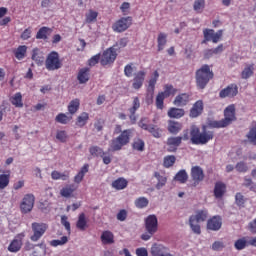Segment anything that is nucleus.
Listing matches in <instances>:
<instances>
[{
	"mask_svg": "<svg viewBox=\"0 0 256 256\" xmlns=\"http://www.w3.org/2000/svg\"><path fill=\"white\" fill-rule=\"evenodd\" d=\"M215 132L207 130V126H202V131L197 126L190 128V141L192 145H207L209 141H213Z\"/></svg>",
	"mask_w": 256,
	"mask_h": 256,
	"instance_id": "1",
	"label": "nucleus"
},
{
	"mask_svg": "<svg viewBox=\"0 0 256 256\" xmlns=\"http://www.w3.org/2000/svg\"><path fill=\"white\" fill-rule=\"evenodd\" d=\"M233 121H237V116H235V105L231 104L224 109V119L210 121L208 125L212 129H223L229 127Z\"/></svg>",
	"mask_w": 256,
	"mask_h": 256,
	"instance_id": "2",
	"label": "nucleus"
},
{
	"mask_svg": "<svg viewBox=\"0 0 256 256\" xmlns=\"http://www.w3.org/2000/svg\"><path fill=\"white\" fill-rule=\"evenodd\" d=\"M213 77H215V74L211 70V67L207 64L202 65L195 73L197 89H205Z\"/></svg>",
	"mask_w": 256,
	"mask_h": 256,
	"instance_id": "3",
	"label": "nucleus"
},
{
	"mask_svg": "<svg viewBox=\"0 0 256 256\" xmlns=\"http://www.w3.org/2000/svg\"><path fill=\"white\" fill-rule=\"evenodd\" d=\"M132 135L133 129H126L122 131L118 137L110 141L108 153L121 151L125 145H129Z\"/></svg>",
	"mask_w": 256,
	"mask_h": 256,
	"instance_id": "4",
	"label": "nucleus"
},
{
	"mask_svg": "<svg viewBox=\"0 0 256 256\" xmlns=\"http://www.w3.org/2000/svg\"><path fill=\"white\" fill-rule=\"evenodd\" d=\"M144 223L146 233L141 235V239L142 241H149L159 229V220L155 214H151L145 218Z\"/></svg>",
	"mask_w": 256,
	"mask_h": 256,
	"instance_id": "5",
	"label": "nucleus"
},
{
	"mask_svg": "<svg viewBox=\"0 0 256 256\" xmlns=\"http://www.w3.org/2000/svg\"><path fill=\"white\" fill-rule=\"evenodd\" d=\"M207 217H209V212H207V210H198L195 215L190 216L189 225L193 233L201 235V226L198 223L207 221Z\"/></svg>",
	"mask_w": 256,
	"mask_h": 256,
	"instance_id": "6",
	"label": "nucleus"
},
{
	"mask_svg": "<svg viewBox=\"0 0 256 256\" xmlns=\"http://www.w3.org/2000/svg\"><path fill=\"white\" fill-rule=\"evenodd\" d=\"M31 227L33 235L30 236V241L33 243H37L47 233V229H49V226L43 222H33Z\"/></svg>",
	"mask_w": 256,
	"mask_h": 256,
	"instance_id": "7",
	"label": "nucleus"
},
{
	"mask_svg": "<svg viewBox=\"0 0 256 256\" xmlns=\"http://www.w3.org/2000/svg\"><path fill=\"white\" fill-rule=\"evenodd\" d=\"M45 67L48 71H57V69H61L63 67V63L59 59V53L52 51L48 54Z\"/></svg>",
	"mask_w": 256,
	"mask_h": 256,
	"instance_id": "8",
	"label": "nucleus"
},
{
	"mask_svg": "<svg viewBox=\"0 0 256 256\" xmlns=\"http://www.w3.org/2000/svg\"><path fill=\"white\" fill-rule=\"evenodd\" d=\"M138 127L144 131H148V133H151L155 139L161 138V129L157 127V125L147 124V118H141V120L138 122Z\"/></svg>",
	"mask_w": 256,
	"mask_h": 256,
	"instance_id": "9",
	"label": "nucleus"
},
{
	"mask_svg": "<svg viewBox=\"0 0 256 256\" xmlns=\"http://www.w3.org/2000/svg\"><path fill=\"white\" fill-rule=\"evenodd\" d=\"M33 207H35V195L26 194L20 203L21 213H31V211H33Z\"/></svg>",
	"mask_w": 256,
	"mask_h": 256,
	"instance_id": "10",
	"label": "nucleus"
},
{
	"mask_svg": "<svg viewBox=\"0 0 256 256\" xmlns=\"http://www.w3.org/2000/svg\"><path fill=\"white\" fill-rule=\"evenodd\" d=\"M115 59H117V51L115 48L110 47L103 52L100 58V63L103 67H105L115 63Z\"/></svg>",
	"mask_w": 256,
	"mask_h": 256,
	"instance_id": "11",
	"label": "nucleus"
},
{
	"mask_svg": "<svg viewBox=\"0 0 256 256\" xmlns=\"http://www.w3.org/2000/svg\"><path fill=\"white\" fill-rule=\"evenodd\" d=\"M23 239H25V232L17 234L8 246L10 253H19L23 247Z\"/></svg>",
	"mask_w": 256,
	"mask_h": 256,
	"instance_id": "12",
	"label": "nucleus"
},
{
	"mask_svg": "<svg viewBox=\"0 0 256 256\" xmlns=\"http://www.w3.org/2000/svg\"><path fill=\"white\" fill-rule=\"evenodd\" d=\"M239 94V87L237 84L233 83L228 85L226 88H223L219 92L220 99H233V97H237Z\"/></svg>",
	"mask_w": 256,
	"mask_h": 256,
	"instance_id": "13",
	"label": "nucleus"
},
{
	"mask_svg": "<svg viewBox=\"0 0 256 256\" xmlns=\"http://www.w3.org/2000/svg\"><path fill=\"white\" fill-rule=\"evenodd\" d=\"M190 175L194 187H197V185H199V183H201L205 179V172L203 171V168H201V166H193L191 168Z\"/></svg>",
	"mask_w": 256,
	"mask_h": 256,
	"instance_id": "14",
	"label": "nucleus"
},
{
	"mask_svg": "<svg viewBox=\"0 0 256 256\" xmlns=\"http://www.w3.org/2000/svg\"><path fill=\"white\" fill-rule=\"evenodd\" d=\"M133 23V18L131 16L121 18L113 25V30L121 33L123 31H127L131 24Z\"/></svg>",
	"mask_w": 256,
	"mask_h": 256,
	"instance_id": "15",
	"label": "nucleus"
},
{
	"mask_svg": "<svg viewBox=\"0 0 256 256\" xmlns=\"http://www.w3.org/2000/svg\"><path fill=\"white\" fill-rule=\"evenodd\" d=\"M183 143V138L181 136H172L169 137L166 141V144L168 146V153H175L177 149H179V146Z\"/></svg>",
	"mask_w": 256,
	"mask_h": 256,
	"instance_id": "16",
	"label": "nucleus"
},
{
	"mask_svg": "<svg viewBox=\"0 0 256 256\" xmlns=\"http://www.w3.org/2000/svg\"><path fill=\"white\" fill-rule=\"evenodd\" d=\"M147 76V72L144 70H140L134 74L132 87L133 89L139 90L143 87V83H145V77Z\"/></svg>",
	"mask_w": 256,
	"mask_h": 256,
	"instance_id": "17",
	"label": "nucleus"
},
{
	"mask_svg": "<svg viewBox=\"0 0 256 256\" xmlns=\"http://www.w3.org/2000/svg\"><path fill=\"white\" fill-rule=\"evenodd\" d=\"M203 109H205L203 100H197L190 109L189 117H191V119H196V117L203 114Z\"/></svg>",
	"mask_w": 256,
	"mask_h": 256,
	"instance_id": "18",
	"label": "nucleus"
},
{
	"mask_svg": "<svg viewBox=\"0 0 256 256\" xmlns=\"http://www.w3.org/2000/svg\"><path fill=\"white\" fill-rule=\"evenodd\" d=\"M141 107V101L139 100V97H134L132 102V107L128 109L130 115L129 119L132 124H135L137 121V116H135V113H137V110Z\"/></svg>",
	"mask_w": 256,
	"mask_h": 256,
	"instance_id": "19",
	"label": "nucleus"
},
{
	"mask_svg": "<svg viewBox=\"0 0 256 256\" xmlns=\"http://www.w3.org/2000/svg\"><path fill=\"white\" fill-rule=\"evenodd\" d=\"M222 225H223V222L221 220V217L213 216L207 222V229H209L210 231H219Z\"/></svg>",
	"mask_w": 256,
	"mask_h": 256,
	"instance_id": "20",
	"label": "nucleus"
},
{
	"mask_svg": "<svg viewBox=\"0 0 256 256\" xmlns=\"http://www.w3.org/2000/svg\"><path fill=\"white\" fill-rule=\"evenodd\" d=\"M77 191V185L75 184H67L66 186L62 187L60 190L61 197H65L66 199H69L73 197V194Z\"/></svg>",
	"mask_w": 256,
	"mask_h": 256,
	"instance_id": "21",
	"label": "nucleus"
},
{
	"mask_svg": "<svg viewBox=\"0 0 256 256\" xmlns=\"http://www.w3.org/2000/svg\"><path fill=\"white\" fill-rule=\"evenodd\" d=\"M100 240L102 245H113V243H115V235L113 232L105 230L102 232Z\"/></svg>",
	"mask_w": 256,
	"mask_h": 256,
	"instance_id": "22",
	"label": "nucleus"
},
{
	"mask_svg": "<svg viewBox=\"0 0 256 256\" xmlns=\"http://www.w3.org/2000/svg\"><path fill=\"white\" fill-rule=\"evenodd\" d=\"M225 193H227V185L221 181L216 182L214 186V197L221 199Z\"/></svg>",
	"mask_w": 256,
	"mask_h": 256,
	"instance_id": "23",
	"label": "nucleus"
},
{
	"mask_svg": "<svg viewBox=\"0 0 256 256\" xmlns=\"http://www.w3.org/2000/svg\"><path fill=\"white\" fill-rule=\"evenodd\" d=\"M155 85H157V80L151 78L148 82V87H147V96H146L147 103H153V95H155Z\"/></svg>",
	"mask_w": 256,
	"mask_h": 256,
	"instance_id": "24",
	"label": "nucleus"
},
{
	"mask_svg": "<svg viewBox=\"0 0 256 256\" xmlns=\"http://www.w3.org/2000/svg\"><path fill=\"white\" fill-rule=\"evenodd\" d=\"M90 73H91V69H89L87 67L79 70L77 79H78V82L80 83V85H83V84L87 83V81H89Z\"/></svg>",
	"mask_w": 256,
	"mask_h": 256,
	"instance_id": "25",
	"label": "nucleus"
},
{
	"mask_svg": "<svg viewBox=\"0 0 256 256\" xmlns=\"http://www.w3.org/2000/svg\"><path fill=\"white\" fill-rule=\"evenodd\" d=\"M167 129L172 135H177V133H179L183 129V124L175 120H170L168 121Z\"/></svg>",
	"mask_w": 256,
	"mask_h": 256,
	"instance_id": "26",
	"label": "nucleus"
},
{
	"mask_svg": "<svg viewBox=\"0 0 256 256\" xmlns=\"http://www.w3.org/2000/svg\"><path fill=\"white\" fill-rule=\"evenodd\" d=\"M167 115L170 119H181V117H185V109L171 107Z\"/></svg>",
	"mask_w": 256,
	"mask_h": 256,
	"instance_id": "27",
	"label": "nucleus"
},
{
	"mask_svg": "<svg viewBox=\"0 0 256 256\" xmlns=\"http://www.w3.org/2000/svg\"><path fill=\"white\" fill-rule=\"evenodd\" d=\"M87 173H89V164H84L79 172L74 176V183L79 185L83 179H85V175H87Z\"/></svg>",
	"mask_w": 256,
	"mask_h": 256,
	"instance_id": "28",
	"label": "nucleus"
},
{
	"mask_svg": "<svg viewBox=\"0 0 256 256\" xmlns=\"http://www.w3.org/2000/svg\"><path fill=\"white\" fill-rule=\"evenodd\" d=\"M14 57L18 61H23L25 57H27V46L26 45H20L16 49L13 50Z\"/></svg>",
	"mask_w": 256,
	"mask_h": 256,
	"instance_id": "29",
	"label": "nucleus"
},
{
	"mask_svg": "<svg viewBox=\"0 0 256 256\" xmlns=\"http://www.w3.org/2000/svg\"><path fill=\"white\" fill-rule=\"evenodd\" d=\"M9 101L14 107L21 109L23 107V94L17 92L9 98Z\"/></svg>",
	"mask_w": 256,
	"mask_h": 256,
	"instance_id": "30",
	"label": "nucleus"
},
{
	"mask_svg": "<svg viewBox=\"0 0 256 256\" xmlns=\"http://www.w3.org/2000/svg\"><path fill=\"white\" fill-rule=\"evenodd\" d=\"M173 103L174 105H176V107H185V105L189 103V94L187 93L179 94L178 96H176Z\"/></svg>",
	"mask_w": 256,
	"mask_h": 256,
	"instance_id": "31",
	"label": "nucleus"
},
{
	"mask_svg": "<svg viewBox=\"0 0 256 256\" xmlns=\"http://www.w3.org/2000/svg\"><path fill=\"white\" fill-rule=\"evenodd\" d=\"M76 227L79 229V231H86L87 227L89 225L87 224V217L85 216V213H80L78 216V220L76 222Z\"/></svg>",
	"mask_w": 256,
	"mask_h": 256,
	"instance_id": "32",
	"label": "nucleus"
},
{
	"mask_svg": "<svg viewBox=\"0 0 256 256\" xmlns=\"http://www.w3.org/2000/svg\"><path fill=\"white\" fill-rule=\"evenodd\" d=\"M129 182L125 178H118L112 182L113 189L116 191H122V189H126Z\"/></svg>",
	"mask_w": 256,
	"mask_h": 256,
	"instance_id": "33",
	"label": "nucleus"
},
{
	"mask_svg": "<svg viewBox=\"0 0 256 256\" xmlns=\"http://www.w3.org/2000/svg\"><path fill=\"white\" fill-rule=\"evenodd\" d=\"M32 61H35L38 65H43V62L45 61V57H43V53L39 50V48H34L32 50Z\"/></svg>",
	"mask_w": 256,
	"mask_h": 256,
	"instance_id": "34",
	"label": "nucleus"
},
{
	"mask_svg": "<svg viewBox=\"0 0 256 256\" xmlns=\"http://www.w3.org/2000/svg\"><path fill=\"white\" fill-rule=\"evenodd\" d=\"M79 107H81V101L79 100V98L73 99L68 104V113H70V115H75V113L79 111Z\"/></svg>",
	"mask_w": 256,
	"mask_h": 256,
	"instance_id": "35",
	"label": "nucleus"
},
{
	"mask_svg": "<svg viewBox=\"0 0 256 256\" xmlns=\"http://www.w3.org/2000/svg\"><path fill=\"white\" fill-rule=\"evenodd\" d=\"M222 35V33H204L203 43H207V41H212V43H219Z\"/></svg>",
	"mask_w": 256,
	"mask_h": 256,
	"instance_id": "36",
	"label": "nucleus"
},
{
	"mask_svg": "<svg viewBox=\"0 0 256 256\" xmlns=\"http://www.w3.org/2000/svg\"><path fill=\"white\" fill-rule=\"evenodd\" d=\"M11 181V172H7V174H0V191L3 189H7L9 187V183Z\"/></svg>",
	"mask_w": 256,
	"mask_h": 256,
	"instance_id": "37",
	"label": "nucleus"
},
{
	"mask_svg": "<svg viewBox=\"0 0 256 256\" xmlns=\"http://www.w3.org/2000/svg\"><path fill=\"white\" fill-rule=\"evenodd\" d=\"M132 149L142 153V151H145V141L141 138H134L132 142Z\"/></svg>",
	"mask_w": 256,
	"mask_h": 256,
	"instance_id": "38",
	"label": "nucleus"
},
{
	"mask_svg": "<svg viewBox=\"0 0 256 256\" xmlns=\"http://www.w3.org/2000/svg\"><path fill=\"white\" fill-rule=\"evenodd\" d=\"M154 177L157 179L156 189H163L167 185V177L161 175L159 172H154Z\"/></svg>",
	"mask_w": 256,
	"mask_h": 256,
	"instance_id": "39",
	"label": "nucleus"
},
{
	"mask_svg": "<svg viewBox=\"0 0 256 256\" xmlns=\"http://www.w3.org/2000/svg\"><path fill=\"white\" fill-rule=\"evenodd\" d=\"M51 178L53 179V181H59V179H61L62 181H68L69 172L61 173L57 170H54L51 172Z\"/></svg>",
	"mask_w": 256,
	"mask_h": 256,
	"instance_id": "40",
	"label": "nucleus"
},
{
	"mask_svg": "<svg viewBox=\"0 0 256 256\" xmlns=\"http://www.w3.org/2000/svg\"><path fill=\"white\" fill-rule=\"evenodd\" d=\"M89 121V113L82 112L76 119L77 127H85Z\"/></svg>",
	"mask_w": 256,
	"mask_h": 256,
	"instance_id": "41",
	"label": "nucleus"
},
{
	"mask_svg": "<svg viewBox=\"0 0 256 256\" xmlns=\"http://www.w3.org/2000/svg\"><path fill=\"white\" fill-rule=\"evenodd\" d=\"M72 119L73 116H67V114L65 113H59L55 118V122L61 123V125H67V123H69V121H71Z\"/></svg>",
	"mask_w": 256,
	"mask_h": 256,
	"instance_id": "42",
	"label": "nucleus"
},
{
	"mask_svg": "<svg viewBox=\"0 0 256 256\" xmlns=\"http://www.w3.org/2000/svg\"><path fill=\"white\" fill-rule=\"evenodd\" d=\"M174 179H175V181H178L179 183H187V179H189V175L187 174V171L180 170L177 172Z\"/></svg>",
	"mask_w": 256,
	"mask_h": 256,
	"instance_id": "43",
	"label": "nucleus"
},
{
	"mask_svg": "<svg viewBox=\"0 0 256 256\" xmlns=\"http://www.w3.org/2000/svg\"><path fill=\"white\" fill-rule=\"evenodd\" d=\"M253 71H255V67L253 66V64L246 66L241 73V78L249 79V77H252Z\"/></svg>",
	"mask_w": 256,
	"mask_h": 256,
	"instance_id": "44",
	"label": "nucleus"
},
{
	"mask_svg": "<svg viewBox=\"0 0 256 256\" xmlns=\"http://www.w3.org/2000/svg\"><path fill=\"white\" fill-rule=\"evenodd\" d=\"M149 205V199L146 197H139L135 200V207L137 209H145Z\"/></svg>",
	"mask_w": 256,
	"mask_h": 256,
	"instance_id": "45",
	"label": "nucleus"
},
{
	"mask_svg": "<svg viewBox=\"0 0 256 256\" xmlns=\"http://www.w3.org/2000/svg\"><path fill=\"white\" fill-rule=\"evenodd\" d=\"M175 161H177V158H175L174 155H168L164 157L163 166L166 169H169V167H173V165H175Z\"/></svg>",
	"mask_w": 256,
	"mask_h": 256,
	"instance_id": "46",
	"label": "nucleus"
},
{
	"mask_svg": "<svg viewBox=\"0 0 256 256\" xmlns=\"http://www.w3.org/2000/svg\"><path fill=\"white\" fill-rule=\"evenodd\" d=\"M158 43V51H163L165 49V45H167V35L159 34L157 38Z\"/></svg>",
	"mask_w": 256,
	"mask_h": 256,
	"instance_id": "47",
	"label": "nucleus"
},
{
	"mask_svg": "<svg viewBox=\"0 0 256 256\" xmlns=\"http://www.w3.org/2000/svg\"><path fill=\"white\" fill-rule=\"evenodd\" d=\"M160 93H163L167 98V97H171V95H175V93H177V89L173 88V85L171 84H166L164 86V91Z\"/></svg>",
	"mask_w": 256,
	"mask_h": 256,
	"instance_id": "48",
	"label": "nucleus"
},
{
	"mask_svg": "<svg viewBox=\"0 0 256 256\" xmlns=\"http://www.w3.org/2000/svg\"><path fill=\"white\" fill-rule=\"evenodd\" d=\"M165 99H167V97L159 92L156 96V107L157 109H163L165 106H164V102H165Z\"/></svg>",
	"mask_w": 256,
	"mask_h": 256,
	"instance_id": "49",
	"label": "nucleus"
},
{
	"mask_svg": "<svg viewBox=\"0 0 256 256\" xmlns=\"http://www.w3.org/2000/svg\"><path fill=\"white\" fill-rule=\"evenodd\" d=\"M69 136L67 135V131L65 130H58L56 133V139L60 141V143H67V139Z\"/></svg>",
	"mask_w": 256,
	"mask_h": 256,
	"instance_id": "50",
	"label": "nucleus"
},
{
	"mask_svg": "<svg viewBox=\"0 0 256 256\" xmlns=\"http://www.w3.org/2000/svg\"><path fill=\"white\" fill-rule=\"evenodd\" d=\"M234 247L235 249H237V251H243V249L247 247V240L245 238H240L236 240Z\"/></svg>",
	"mask_w": 256,
	"mask_h": 256,
	"instance_id": "51",
	"label": "nucleus"
},
{
	"mask_svg": "<svg viewBox=\"0 0 256 256\" xmlns=\"http://www.w3.org/2000/svg\"><path fill=\"white\" fill-rule=\"evenodd\" d=\"M89 153L92 157H101L102 153H104L103 149L99 146H92L89 148Z\"/></svg>",
	"mask_w": 256,
	"mask_h": 256,
	"instance_id": "52",
	"label": "nucleus"
},
{
	"mask_svg": "<svg viewBox=\"0 0 256 256\" xmlns=\"http://www.w3.org/2000/svg\"><path fill=\"white\" fill-rule=\"evenodd\" d=\"M235 169L238 173H247V171H249V166H247V163L240 161L236 164Z\"/></svg>",
	"mask_w": 256,
	"mask_h": 256,
	"instance_id": "53",
	"label": "nucleus"
},
{
	"mask_svg": "<svg viewBox=\"0 0 256 256\" xmlns=\"http://www.w3.org/2000/svg\"><path fill=\"white\" fill-rule=\"evenodd\" d=\"M69 241V238L67 236L61 237L60 240H52L50 241L51 247H59V245H65Z\"/></svg>",
	"mask_w": 256,
	"mask_h": 256,
	"instance_id": "54",
	"label": "nucleus"
},
{
	"mask_svg": "<svg viewBox=\"0 0 256 256\" xmlns=\"http://www.w3.org/2000/svg\"><path fill=\"white\" fill-rule=\"evenodd\" d=\"M194 11L201 13L205 9V0H196L193 5Z\"/></svg>",
	"mask_w": 256,
	"mask_h": 256,
	"instance_id": "55",
	"label": "nucleus"
},
{
	"mask_svg": "<svg viewBox=\"0 0 256 256\" xmlns=\"http://www.w3.org/2000/svg\"><path fill=\"white\" fill-rule=\"evenodd\" d=\"M97 15V12L89 10L86 14V23H94V21H97Z\"/></svg>",
	"mask_w": 256,
	"mask_h": 256,
	"instance_id": "56",
	"label": "nucleus"
},
{
	"mask_svg": "<svg viewBox=\"0 0 256 256\" xmlns=\"http://www.w3.org/2000/svg\"><path fill=\"white\" fill-rule=\"evenodd\" d=\"M235 203L238 205V207H244L245 205V196L241 193H236L235 195Z\"/></svg>",
	"mask_w": 256,
	"mask_h": 256,
	"instance_id": "57",
	"label": "nucleus"
},
{
	"mask_svg": "<svg viewBox=\"0 0 256 256\" xmlns=\"http://www.w3.org/2000/svg\"><path fill=\"white\" fill-rule=\"evenodd\" d=\"M219 53H223V44H220L218 47L214 49L207 50L206 55L207 56L219 55Z\"/></svg>",
	"mask_w": 256,
	"mask_h": 256,
	"instance_id": "58",
	"label": "nucleus"
},
{
	"mask_svg": "<svg viewBox=\"0 0 256 256\" xmlns=\"http://www.w3.org/2000/svg\"><path fill=\"white\" fill-rule=\"evenodd\" d=\"M99 61H101V54H96L88 60V65L90 67H95Z\"/></svg>",
	"mask_w": 256,
	"mask_h": 256,
	"instance_id": "59",
	"label": "nucleus"
},
{
	"mask_svg": "<svg viewBox=\"0 0 256 256\" xmlns=\"http://www.w3.org/2000/svg\"><path fill=\"white\" fill-rule=\"evenodd\" d=\"M124 75L126 77H133V63L127 64L124 67Z\"/></svg>",
	"mask_w": 256,
	"mask_h": 256,
	"instance_id": "60",
	"label": "nucleus"
},
{
	"mask_svg": "<svg viewBox=\"0 0 256 256\" xmlns=\"http://www.w3.org/2000/svg\"><path fill=\"white\" fill-rule=\"evenodd\" d=\"M100 157L102 158L104 165H109L111 161H113L111 155H109L107 152H103Z\"/></svg>",
	"mask_w": 256,
	"mask_h": 256,
	"instance_id": "61",
	"label": "nucleus"
},
{
	"mask_svg": "<svg viewBox=\"0 0 256 256\" xmlns=\"http://www.w3.org/2000/svg\"><path fill=\"white\" fill-rule=\"evenodd\" d=\"M61 224L65 227L68 233H71V223L67 220V216L61 217Z\"/></svg>",
	"mask_w": 256,
	"mask_h": 256,
	"instance_id": "62",
	"label": "nucleus"
},
{
	"mask_svg": "<svg viewBox=\"0 0 256 256\" xmlns=\"http://www.w3.org/2000/svg\"><path fill=\"white\" fill-rule=\"evenodd\" d=\"M127 219V210L122 209L117 214L118 221H125Z\"/></svg>",
	"mask_w": 256,
	"mask_h": 256,
	"instance_id": "63",
	"label": "nucleus"
},
{
	"mask_svg": "<svg viewBox=\"0 0 256 256\" xmlns=\"http://www.w3.org/2000/svg\"><path fill=\"white\" fill-rule=\"evenodd\" d=\"M136 255L137 256H149V253L145 248H137L136 249Z\"/></svg>",
	"mask_w": 256,
	"mask_h": 256,
	"instance_id": "64",
	"label": "nucleus"
}]
</instances>
